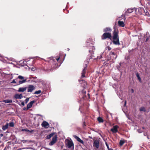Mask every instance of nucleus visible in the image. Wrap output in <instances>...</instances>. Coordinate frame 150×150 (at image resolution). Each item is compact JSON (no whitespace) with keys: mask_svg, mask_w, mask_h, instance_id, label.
I'll use <instances>...</instances> for the list:
<instances>
[{"mask_svg":"<svg viewBox=\"0 0 150 150\" xmlns=\"http://www.w3.org/2000/svg\"><path fill=\"white\" fill-rule=\"evenodd\" d=\"M86 125H85V122H84V123H83V126H86Z\"/></svg>","mask_w":150,"mask_h":150,"instance_id":"obj_45","label":"nucleus"},{"mask_svg":"<svg viewBox=\"0 0 150 150\" xmlns=\"http://www.w3.org/2000/svg\"><path fill=\"white\" fill-rule=\"evenodd\" d=\"M88 96H89V97H90V95H89V93H88Z\"/></svg>","mask_w":150,"mask_h":150,"instance_id":"obj_48","label":"nucleus"},{"mask_svg":"<svg viewBox=\"0 0 150 150\" xmlns=\"http://www.w3.org/2000/svg\"><path fill=\"white\" fill-rule=\"evenodd\" d=\"M118 25L120 26L124 27L125 26L124 23L123 21H119L118 22Z\"/></svg>","mask_w":150,"mask_h":150,"instance_id":"obj_18","label":"nucleus"},{"mask_svg":"<svg viewBox=\"0 0 150 150\" xmlns=\"http://www.w3.org/2000/svg\"><path fill=\"white\" fill-rule=\"evenodd\" d=\"M8 123H6V124L2 127V129L3 130H5L7 129L8 128Z\"/></svg>","mask_w":150,"mask_h":150,"instance_id":"obj_20","label":"nucleus"},{"mask_svg":"<svg viewBox=\"0 0 150 150\" xmlns=\"http://www.w3.org/2000/svg\"><path fill=\"white\" fill-rule=\"evenodd\" d=\"M108 150H113L112 149H108Z\"/></svg>","mask_w":150,"mask_h":150,"instance_id":"obj_46","label":"nucleus"},{"mask_svg":"<svg viewBox=\"0 0 150 150\" xmlns=\"http://www.w3.org/2000/svg\"><path fill=\"white\" fill-rule=\"evenodd\" d=\"M112 31V29L110 27H106L104 28L103 30V31L105 33H110Z\"/></svg>","mask_w":150,"mask_h":150,"instance_id":"obj_12","label":"nucleus"},{"mask_svg":"<svg viewBox=\"0 0 150 150\" xmlns=\"http://www.w3.org/2000/svg\"><path fill=\"white\" fill-rule=\"evenodd\" d=\"M35 89V87L33 85H29L28 87V92H31Z\"/></svg>","mask_w":150,"mask_h":150,"instance_id":"obj_9","label":"nucleus"},{"mask_svg":"<svg viewBox=\"0 0 150 150\" xmlns=\"http://www.w3.org/2000/svg\"><path fill=\"white\" fill-rule=\"evenodd\" d=\"M144 12V13L143 14L144 15H146L148 16H150V14L146 10V11L143 8L142 9Z\"/></svg>","mask_w":150,"mask_h":150,"instance_id":"obj_19","label":"nucleus"},{"mask_svg":"<svg viewBox=\"0 0 150 150\" xmlns=\"http://www.w3.org/2000/svg\"><path fill=\"white\" fill-rule=\"evenodd\" d=\"M21 105H23V106H24V105H25V104H24V102H21Z\"/></svg>","mask_w":150,"mask_h":150,"instance_id":"obj_40","label":"nucleus"},{"mask_svg":"<svg viewBox=\"0 0 150 150\" xmlns=\"http://www.w3.org/2000/svg\"><path fill=\"white\" fill-rule=\"evenodd\" d=\"M50 127V128L52 129V127H50V125L47 122V132L49 131H50L51 130V129H48L49 127Z\"/></svg>","mask_w":150,"mask_h":150,"instance_id":"obj_34","label":"nucleus"},{"mask_svg":"<svg viewBox=\"0 0 150 150\" xmlns=\"http://www.w3.org/2000/svg\"><path fill=\"white\" fill-rule=\"evenodd\" d=\"M59 59L60 56L58 57L57 58L51 57L47 58V62H48L49 67L52 68L50 69V71L52 69V68L56 69L59 67L57 63Z\"/></svg>","mask_w":150,"mask_h":150,"instance_id":"obj_2","label":"nucleus"},{"mask_svg":"<svg viewBox=\"0 0 150 150\" xmlns=\"http://www.w3.org/2000/svg\"><path fill=\"white\" fill-rule=\"evenodd\" d=\"M8 125H9V126L12 127H13L14 126V123L13 122H11L9 123L8 124Z\"/></svg>","mask_w":150,"mask_h":150,"instance_id":"obj_29","label":"nucleus"},{"mask_svg":"<svg viewBox=\"0 0 150 150\" xmlns=\"http://www.w3.org/2000/svg\"><path fill=\"white\" fill-rule=\"evenodd\" d=\"M14 97L16 99H21L23 97V96L22 94H15Z\"/></svg>","mask_w":150,"mask_h":150,"instance_id":"obj_13","label":"nucleus"},{"mask_svg":"<svg viewBox=\"0 0 150 150\" xmlns=\"http://www.w3.org/2000/svg\"><path fill=\"white\" fill-rule=\"evenodd\" d=\"M107 48L108 49V51L110 50H111V47H109V46H108L107 47Z\"/></svg>","mask_w":150,"mask_h":150,"instance_id":"obj_38","label":"nucleus"},{"mask_svg":"<svg viewBox=\"0 0 150 150\" xmlns=\"http://www.w3.org/2000/svg\"><path fill=\"white\" fill-rule=\"evenodd\" d=\"M105 144H106V146H107L108 149H110V148H109V146L108 145V144L107 142H105Z\"/></svg>","mask_w":150,"mask_h":150,"instance_id":"obj_37","label":"nucleus"},{"mask_svg":"<svg viewBox=\"0 0 150 150\" xmlns=\"http://www.w3.org/2000/svg\"><path fill=\"white\" fill-rule=\"evenodd\" d=\"M21 142L23 143H25L27 142H31L30 141L28 140H22L21 141Z\"/></svg>","mask_w":150,"mask_h":150,"instance_id":"obj_31","label":"nucleus"},{"mask_svg":"<svg viewBox=\"0 0 150 150\" xmlns=\"http://www.w3.org/2000/svg\"><path fill=\"white\" fill-rule=\"evenodd\" d=\"M119 127L117 125H115L113 126V128H111L110 131L112 132L113 133H116L118 132V128Z\"/></svg>","mask_w":150,"mask_h":150,"instance_id":"obj_6","label":"nucleus"},{"mask_svg":"<svg viewBox=\"0 0 150 150\" xmlns=\"http://www.w3.org/2000/svg\"><path fill=\"white\" fill-rule=\"evenodd\" d=\"M55 134V133L53 132L47 135V139H50V138L54 136Z\"/></svg>","mask_w":150,"mask_h":150,"instance_id":"obj_22","label":"nucleus"},{"mask_svg":"<svg viewBox=\"0 0 150 150\" xmlns=\"http://www.w3.org/2000/svg\"><path fill=\"white\" fill-rule=\"evenodd\" d=\"M18 78L19 79H21V80L24 79V78L23 76H21V75L19 76L18 77Z\"/></svg>","mask_w":150,"mask_h":150,"instance_id":"obj_33","label":"nucleus"},{"mask_svg":"<svg viewBox=\"0 0 150 150\" xmlns=\"http://www.w3.org/2000/svg\"><path fill=\"white\" fill-rule=\"evenodd\" d=\"M11 83H16V82L15 81V79H13L12 81L11 82Z\"/></svg>","mask_w":150,"mask_h":150,"instance_id":"obj_39","label":"nucleus"},{"mask_svg":"<svg viewBox=\"0 0 150 150\" xmlns=\"http://www.w3.org/2000/svg\"><path fill=\"white\" fill-rule=\"evenodd\" d=\"M26 89H27L26 87H21L19 88V89L18 90V91L19 92H24L26 90Z\"/></svg>","mask_w":150,"mask_h":150,"instance_id":"obj_15","label":"nucleus"},{"mask_svg":"<svg viewBox=\"0 0 150 150\" xmlns=\"http://www.w3.org/2000/svg\"><path fill=\"white\" fill-rule=\"evenodd\" d=\"M29 98H28L26 99L25 100V103H27L29 101Z\"/></svg>","mask_w":150,"mask_h":150,"instance_id":"obj_36","label":"nucleus"},{"mask_svg":"<svg viewBox=\"0 0 150 150\" xmlns=\"http://www.w3.org/2000/svg\"><path fill=\"white\" fill-rule=\"evenodd\" d=\"M73 137H74V138L76 139V140L79 142L81 143L82 144H84V142L79 137L77 136L76 135H74L73 136Z\"/></svg>","mask_w":150,"mask_h":150,"instance_id":"obj_10","label":"nucleus"},{"mask_svg":"<svg viewBox=\"0 0 150 150\" xmlns=\"http://www.w3.org/2000/svg\"><path fill=\"white\" fill-rule=\"evenodd\" d=\"M57 140V135L54 136L52 138V141L49 143V145L52 146L56 143Z\"/></svg>","mask_w":150,"mask_h":150,"instance_id":"obj_4","label":"nucleus"},{"mask_svg":"<svg viewBox=\"0 0 150 150\" xmlns=\"http://www.w3.org/2000/svg\"><path fill=\"white\" fill-rule=\"evenodd\" d=\"M40 136L42 138L45 137L47 139V131L46 130L42 131L40 134Z\"/></svg>","mask_w":150,"mask_h":150,"instance_id":"obj_7","label":"nucleus"},{"mask_svg":"<svg viewBox=\"0 0 150 150\" xmlns=\"http://www.w3.org/2000/svg\"><path fill=\"white\" fill-rule=\"evenodd\" d=\"M90 49H91V50H89V52L92 54H93L94 51H93V50H94L95 49L94 47L93 46H91Z\"/></svg>","mask_w":150,"mask_h":150,"instance_id":"obj_16","label":"nucleus"},{"mask_svg":"<svg viewBox=\"0 0 150 150\" xmlns=\"http://www.w3.org/2000/svg\"><path fill=\"white\" fill-rule=\"evenodd\" d=\"M41 125L43 127L47 128V122L44 121L42 124Z\"/></svg>","mask_w":150,"mask_h":150,"instance_id":"obj_21","label":"nucleus"},{"mask_svg":"<svg viewBox=\"0 0 150 150\" xmlns=\"http://www.w3.org/2000/svg\"><path fill=\"white\" fill-rule=\"evenodd\" d=\"M114 30L112 32V37L111 33H104L101 36V38L102 40L107 39L111 40L112 38L113 39L112 42L115 45H120L119 37L118 35L119 31L118 29L115 27L113 28Z\"/></svg>","mask_w":150,"mask_h":150,"instance_id":"obj_1","label":"nucleus"},{"mask_svg":"<svg viewBox=\"0 0 150 150\" xmlns=\"http://www.w3.org/2000/svg\"><path fill=\"white\" fill-rule=\"evenodd\" d=\"M67 142V146L69 148H74V144L72 140H68Z\"/></svg>","mask_w":150,"mask_h":150,"instance_id":"obj_5","label":"nucleus"},{"mask_svg":"<svg viewBox=\"0 0 150 150\" xmlns=\"http://www.w3.org/2000/svg\"><path fill=\"white\" fill-rule=\"evenodd\" d=\"M26 80H27V79H25L22 80H21V81H18V85L22 84L23 83H25L26 81Z\"/></svg>","mask_w":150,"mask_h":150,"instance_id":"obj_23","label":"nucleus"},{"mask_svg":"<svg viewBox=\"0 0 150 150\" xmlns=\"http://www.w3.org/2000/svg\"><path fill=\"white\" fill-rule=\"evenodd\" d=\"M35 102V101L33 100L28 103L27 106V109L28 110V109L32 107L33 103H34Z\"/></svg>","mask_w":150,"mask_h":150,"instance_id":"obj_11","label":"nucleus"},{"mask_svg":"<svg viewBox=\"0 0 150 150\" xmlns=\"http://www.w3.org/2000/svg\"><path fill=\"white\" fill-rule=\"evenodd\" d=\"M149 38H148H148H146V41H146V42H147V41H148V40H149Z\"/></svg>","mask_w":150,"mask_h":150,"instance_id":"obj_42","label":"nucleus"},{"mask_svg":"<svg viewBox=\"0 0 150 150\" xmlns=\"http://www.w3.org/2000/svg\"><path fill=\"white\" fill-rule=\"evenodd\" d=\"M0 136L1 137H2L3 136V134H0Z\"/></svg>","mask_w":150,"mask_h":150,"instance_id":"obj_44","label":"nucleus"},{"mask_svg":"<svg viewBox=\"0 0 150 150\" xmlns=\"http://www.w3.org/2000/svg\"><path fill=\"white\" fill-rule=\"evenodd\" d=\"M79 81L80 83L83 84V85L84 86H86L87 85L86 82L83 80L79 79Z\"/></svg>","mask_w":150,"mask_h":150,"instance_id":"obj_14","label":"nucleus"},{"mask_svg":"<svg viewBox=\"0 0 150 150\" xmlns=\"http://www.w3.org/2000/svg\"><path fill=\"white\" fill-rule=\"evenodd\" d=\"M110 55H113V58L115 59H116L117 57V56L116 53L114 52H112V51L110 52Z\"/></svg>","mask_w":150,"mask_h":150,"instance_id":"obj_17","label":"nucleus"},{"mask_svg":"<svg viewBox=\"0 0 150 150\" xmlns=\"http://www.w3.org/2000/svg\"><path fill=\"white\" fill-rule=\"evenodd\" d=\"M22 131H26L27 132H32L33 130H32L31 131H30L28 129H23L22 130Z\"/></svg>","mask_w":150,"mask_h":150,"instance_id":"obj_35","label":"nucleus"},{"mask_svg":"<svg viewBox=\"0 0 150 150\" xmlns=\"http://www.w3.org/2000/svg\"><path fill=\"white\" fill-rule=\"evenodd\" d=\"M93 146L94 149H96L99 148V141L98 140H95L93 144Z\"/></svg>","mask_w":150,"mask_h":150,"instance_id":"obj_3","label":"nucleus"},{"mask_svg":"<svg viewBox=\"0 0 150 150\" xmlns=\"http://www.w3.org/2000/svg\"><path fill=\"white\" fill-rule=\"evenodd\" d=\"M98 121L99 122H103V120L102 118L100 117H99L97 118Z\"/></svg>","mask_w":150,"mask_h":150,"instance_id":"obj_24","label":"nucleus"},{"mask_svg":"<svg viewBox=\"0 0 150 150\" xmlns=\"http://www.w3.org/2000/svg\"><path fill=\"white\" fill-rule=\"evenodd\" d=\"M126 103L127 101L126 100H125V104H124V106H125L126 105Z\"/></svg>","mask_w":150,"mask_h":150,"instance_id":"obj_41","label":"nucleus"},{"mask_svg":"<svg viewBox=\"0 0 150 150\" xmlns=\"http://www.w3.org/2000/svg\"><path fill=\"white\" fill-rule=\"evenodd\" d=\"M89 137L91 139H92V137H91L90 136H89Z\"/></svg>","mask_w":150,"mask_h":150,"instance_id":"obj_47","label":"nucleus"},{"mask_svg":"<svg viewBox=\"0 0 150 150\" xmlns=\"http://www.w3.org/2000/svg\"><path fill=\"white\" fill-rule=\"evenodd\" d=\"M4 102L5 103H11L12 102V100H4Z\"/></svg>","mask_w":150,"mask_h":150,"instance_id":"obj_26","label":"nucleus"},{"mask_svg":"<svg viewBox=\"0 0 150 150\" xmlns=\"http://www.w3.org/2000/svg\"><path fill=\"white\" fill-rule=\"evenodd\" d=\"M125 143V141L121 140L119 143V144L120 146H122Z\"/></svg>","mask_w":150,"mask_h":150,"instance_id":"obj_30","label":"nucleus"},{"mask_svg":"<svg viewBox=\"0 0 150 150\" xmlns=\"http://www.w3.org/2000/svg\"><path fill=\"white\" fill-rule=\"evenodd\" d=\"M131 91H132V93H133L134 92V90L133 89H131Z\"/></svg>","mask_w":150,"mask_h":150,"instance_id":"obj_43","label":"nucleus"},{"mask_svg":"<svg viewBox=\"0 0 150 150\" xmlns=\"http://www.w3.org/2000/svg\"><path fill=\"white\" fill-rule=\"evenodd\" d=\"M0 57H1L0 56Z\"/></svg>","mask_w":150,"mask_h":150,"instance_id":"obj_50","label":"nucleus"},{"mask_svg":"<svg viewBox=\"0 0 150 150\" xmlns=\"http://www.w3.org/2000/svg\"><path fill=\"white\" fill-rule=\"evenodd\" d=\"M133 9L132 8H129L126 11L127 13H130L133 12Z\"/></svg>","mask_w":150,"mask_h":150,"instance_id":"obj_25","label":"nucleus"},{"mask_svg":"<svg viewBox=\"0 0 150 150\" xmlns=\"http://www.w3.org/2000/svg\"><path fill=\"white\" fill-rule=\"evenodd\" d=\"M41 93V90H38V91H35V93H34V94H40Z\"/></svg>","mask_w":150,"mask_h":150,"instance_id":"obj_32","label":"nucleus"},{"mask_svg":"<svg viewBox=\"0 0 150 150\" xmlns=\"http://www.w3.org/2000/svg\"><path fill=\"white\" fill-rule=\"evenodd\" d=\"M69 48H68V50L69 51Z\"/></svg>","mask_w":150,"mask_h":150,"instance_id":"obj_49","label":"nucleus"},{"mask_svg":"<svg viewBox=\"0 0 150 150\" xmlns=\"http://www.w3.org/2000/svg\"><path fill=\"white\" fill-rule=\"evenodd\" d=\"M139 110L141 111L145 112L146 111L145 108L144 107H142L139 109Z\"/></svg>","mask_w":150,"mask_h":150,"instance_id":"obj_27","label":"nucleus"},{"mask_svg":"<svg viewBox=\"0 0 150 150\" xmlns=\"http://www.w3.org/2000/svg\"><path fill=\"white\" fill-rule=\"evenodd\" d=\"M87 65H86L85 67L83 69L81 73V77L82 78L85 77V74L86 73L87 70Z\"/></svg>","mask_w":150,"mask_h":150,"instance_id":"obj_8","label":"nucleus"},{"mask_svg":"<svg viewBox=\"0 0 150 150\" xmlns=\"http://www.w3.org/2000/svg\"><path fill=\"white\" fill-rule=\"evenodd\" d=\"M136 75L139 81L140 82L141 81V78L138 73H137Z\"/></svg>","mask_w":150,"mask_h":150,"instance_id":"obj_28","label":"nucleus"}]
</instances>
